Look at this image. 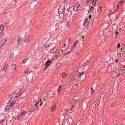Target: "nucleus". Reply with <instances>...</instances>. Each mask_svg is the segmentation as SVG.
Instances as JSON below:
<instances>
[{"label": "nucleus", "instance_id": "nucleus-43", "mask_svg": "<svg viewBox=\"0 0 125 125\" xmlns=\"http://www.w3.org/2000/svg\"><path fill=\"white\" fill-rule=\"evenodd\" d=\"M63 47H66V44H64V45H63Z\"/></svg>", "mask_w": 125, "mask_h": 125}, {"label": "nucleus", "instance_id": "nucleus-49", "mask_svg": "<svg viewBox=\"0 0 125 125\" xmlns=\"http://www.w3.org/2000/svg\"><path fill=\"white\" fill-rule=\"evenodd\" d=\"M118 8H119V6H117L116 10H117V9H118Z\"/></svg>", "mask_w": 125, "mask_h": 125}, {"label": "nucleus", "instance_id": "nucleus-11", "mask_svg": "<svg viewBox=\"0 0 125 125\" xmlns=\"http://www.w3.org/2000/svg\"><path fill=\"white\" fill-rule=\"evenodd\" d=\"M60 66H61V63L60 62H58L56 64V66L55 67V69H58V68H59L60 67Z\"/></svg>", "mask_w": 125, "mask_h": 125}, {"label": "nucleus", "instance_id": "nucleus-20", "mask_svg": "<svg viewBox=\"0 0 125 125\" xmlns=\"http://www.w3.org/2000/svg\"><path fill=\"white\" fill-rule=\"evenodd\" d=\"M10 105H8L6 106V110H7V111H8V110H9V109H10Z\"/></svg>", "mask_w": 125, "mask_h": 125}, {"label": "nucleus", "instance_id": "nucleus-47", "mask_svg": "<svg viewBox=\"0 0 125 125\" xmlns=\"http://www.w3.org/2000/svg\"><path fill=\"white\" fill-rule=\"evenodd\" d=\"M19 96H16V98H18Z\"/></svg>", "mask_w": 125, "mask_h": 125}, {"label": "nucleus", "instance_id": "nucleus-37", "mask_svg": "<svg viewBox=\"0 0 125 125\" xmlns=\"http://www.w3.org/2000/svg\"><path fill=\"white\" fill-rule=\"evenodd\" d=\"M120 3L121 4H123V3H124V0H121L120 1Z\"/></svg>", "mask_w": 125, "mask_h": 125}, {"label": "nucleus", "instance_id": "nucleus-9", "mask_svg": "<svg viewBox=\"0 0 125 125\" xmlns=\"http://www.w3.org/2000/svg\"><path fill=\"white\" fill-rule=\"evenodd\" d=\"M7 40V38H4L2 39V41L1 42V43L2 44V45H3L4 43L6 42V41Z\"/></svg>", "mask_w": 125, "mask_h": 125}, {"label": "nucleus", "instance_id": "nucleus-31", "mask_svg": "<svg viewBox=\"0 0 125 125\" xmlns=\"http://www.w3.org/2000/svg\"><path fill=\"white\" fill-rule=\"evenodd\" d=\"M90 1V0H87L86 2V5H87V4L88 3H89V2Z\"/></svg>", "mask_w": 125, "mask_h": 125}, {"label": "nucleus", "instance_id": "nucleus-45", "mask_svg": "<svg viewBox=\"0 0 125 125\" xmlns=\"http://www.w3.org/2000/svg\"><path fill=\"white\" fill-rule=\"evenodd\" d=\"M82 40H83V39H84V36H83V37H82Z\"/></svg>", "mask_w": 125, "mask_h": 125}, {"label": "nucleus", "instance_id": "nucleus-58", "mask_svg": "<svg viewBox=\"0 0 125 125\" xmlns=\"http://www.w3.org/2000/svg\"><path fill=\"white\" fill-rule=\"evenodd\" d=\"M21 96V94H20L19 95V96Z\"/></svg>", "mask_w": 125, "mask_h": 125}, {"label": "nucleus", "instance_id": "nucleus-4", "mask_svg": "<svg viewBox=\"0 0 125 125\" xmlns=\"http://www.w3.org/2000/svg\"><path fill=\"white\" fill-rule=\"evenodd\" d=\"M78 40H76L74 43L71 46L70 50L72 51L73 50H75L76 49V45L78 44Z\"/></svg>", "mask_w": 125, "mask_h": 125}, {"label": "nucleus", "instance_id": "nucleus-36", "mask_svg": "<svg viewBox=\"0 0 125 125\" xmlns=\"http://www.w3.org/2000/svg\"><path fill=\"white\" fill-rule=\"evenodd\" d=\"M66 74L65 73H63L62 74V78H65V77H66Z\"/></svg>", "mask_w": 125, "mask_h": 125}, {"label": "nucleus", "instance_id": "nucleus-19", "mask_svg": "<svg viewBox=\"0 0 125 125\" xmlns=\"http://www.w3.org/2000/svg\"><path fill=\"white\" fill-rule=\"evenodd\" d=\"M62 89V88L61 86H59V88H58V92L59 93H60V91H61V90Z\"/></svg>", "mask_w": 125, "mask_h": 125}, {"label": "nucleus", "instance_id": "nucleus-18", "mask_svg": "<svg viewBox=\"0 0 125 125\" xmlns=\"http://www.w3.org/2000/svg\"><path fill=\"white\" fill-rule=\"evenodd\" d=\"M47 95H48V96H49V97H52L53 96V94L51 92L48 93L47 94Z\"/></svg>", "mask_w": 125, "mask_h": 125}, {"label": "nucleus", "instance_id": "nucleus-61", "mask_svg": "<svg viewBox=\"0 0 125 125\" xmlns=\"http://www.w3.org/2000/svg\"><path fill=\"white\" fill-rule=\"evenodd\" d=\"M110 12H112V10L110 11Z\"/></svg>", "mask_w": 125, "mask_h": 125}, {"label": "nucleus", "instance_id": "nucleus-24", "mask_svg": "<svg viewBox=\"0 0 125 125\" xmlns=\"http://www.w3.org/2000/svg\"><path fill=\"white\" fill-rule=\"evenodd\" d=\"M79 100H80V98L79 97H76L74 98L75 102H76V101H79Z\"/></svg>", "mask_w": 125, "mask_h": 125}, {"label": "nucleus", "instance_id": "nucleus-48", "mask_svg": "<svg viewBox=\"0 0 125 125\" xmlns=\"http://www.w3.org/2000/svg\"><path fill=\"white\" fill-rule=\"evenodd\" d=\"M92 123V121L90 120V124H91Z\"/></svg>", "mask_w": 125, "mask_h": 125}, {"label": "nucleus", "instance_id": "nucleus-12", "mask_svg": "<svg viewBox=\"0 0 125 125\" xmlns=\"http://www.w3.org/2000/svg\"><path fill=\"white\" fill-rule=\"evenodd\" d=\"M15 103H16V101H13L12 102H11L10 103V107H13L14 106V104H15Z\"/></svg>", "mask_w": 125, "mask_h": 125}, {"label": "nucleus", "instance_id": "nucleus-14", "mask_svg": "<svg viewBox=\"0 0 125 125\" xmlns=\"http://www.w3.org/2000/svg\"><path fill=\"white\" fill-rule=\"evenodd\" d=\"M79 6H80V5L74 6V7H73V10L74 11H77L78 10V8H79Z\"/></svg>", "mask_w": 125, "mask_h": 125}, {"label": "nucleus", "instance_id": "nucleus-59", "mask_svg": "<svg viewBox=\"0 0 125 125\" xmlns=\"http://www.w3.org/2000/svg\"><path fill=\"white\" fill-rule=\"evenodd\" d=\"M91 89H93V88L92 87V88H91Z\"/></svg>", "mask_w": 125, "mask_h": 125}, {"label": "nucleus", "instance_id": "nucleus-42", "mask_svg": "<svg viewBox=\"0 0 125 125\" xmlns=\"http://www.w3.org/2000/svg\"><path fill=\"white\" fill-rule=\"evenodd\" d=\"M21 115H20H20H19V117H18V119H20V118H21Z\"/></svg>", "mask_w": 125, "mask_h": 125}, {"label": "nucleus", "instance_id": "nucleus-10", "mask_svg": "<svg viewBox=\"0 0 125 125\" xmlns=\"http://www.w3.org/2000/svg\"><path fill=\"white\" fill-rule=\"evenodd\" d=\"M0 29L1 30L0 32L1 33H3V31L4 30V25L3 24H1L0 26Z\"/></svg>", "mask_w": 125, "mask_h": 125}, {"label": "nucleus", "instance_id": "nucleus-40", "mask_svg": "<svg viewBox=\"0 0 125 125\" xmlns=\"http://www.w3.org/2000/svg\"><path fill=\"white\" fill-rule=\"evenodd\" d=\"M121 74H118L117 75H116V77H119L120 76Z\"/></svg>", "mask_w": 125, "mask_h": 125}, {"label": "nucleus", "instance_id": "nucleus-17", "mask_svg": "<svg viewBox=\"0 0 125 125\" xmlns=\"http://www.w3.org/2000/svg\"><path fill=\"white\" fill-rule=\"evenodd\" d=\"M12 67L14 70H16V64L14 63H12Z\"/></svg>", "mask_w": 125, "mask_h": 125}, {"label": "nucleus", "instance_id": "nucleus-55", "mask_svg": "<svg viewBox=\"0 0 125 125\" xmlns=\"http://www.w3.org/2000/svg\"><path fill=\"white\" fill-rule=\"evenodd\" d=\"M124 48H125V44H124Z\"/></svg>", "mask_w": 125, "mask_h": 125}, {"label": "nucleus", "instance_id": "nucleus-30", "mask_svg": "<svg viewBox=\"0 0 125 125\" xmlns=\"http://www.w3.org/2000/svg\"><path fill=\"white\" fill-rule=\"evenodd\" d=\"M26 61H27V60H26V59H24L23 60V61L22 62V64H25Z\"/></svg>", "mask_w": 125, "mask_h": 125}, {"label": "nucleus", "instance_id": "nucleus-51", "mask_svg": "<svg viewBox=\"0 0 125 125\" xmlns=\"http://www.w3.org/2000/svg\"><path fill=\"white\" fill-rule=\"evenodd\" d=\"M61 51H63V49H61Z\"/></svg>", "mask_w": 125, "mask_h": 125}, {"label": "nucleus", "instance_id": "nucleus-6", "mask_svg": "<svg viewBox=\"0 0 125 125\" xmlns=\"http://www.w3.org/2000/svg\"><path fill=\"white\" fill-rule=\"evenodd\" d=\"M22 41V37L21 36H19L17 39V44H20Z\"/></svg>", "mask_w": 125, "mask_h": 125}, {"label": "nucleus", "instance_id": "nucleus-8", "mask_svg": "<svg viewBox=\"0 0 125 125\" xmlns=\"http://www.w3.org/2000/svg\"><path fill=\"white\" fill-rule=\"evenodd\" d=\"M57 49H58L57 47H54L51 50L50 53H51L52 54L55 53V52L57 51Z\"/></svg>", "mask_w": 125, "mask_h": 125}, {"label": "nucleus", "instance_id": "nucleus-63", "mask_svg": "<svg viewBox=\"0 0 125 125\" xmlns=\"http://www.w3.org/2000/svg\"><path fill=\"white\" fill-rule=\"evenodd\" d=\"M1 46H2V45H1Z\"/></svg>", "mask_w": 125, "mask_h": 125}, {"label": "nucleus", "instance_id": "nucleus-32", "mask_svg": "<svg viewBox=\"0 0 125 125\" xmlns=\"http://www.w3.org/2000/svg\"><path fill=\"white\" fill-rule=\"evenodd\" d=\"M69 53H71V51H68L65 53L64 55L66 56V55L69 54Z\"/></svg>", "mask_w": 125, "mask_h": 125}, {"label": "nucleus", "instance_id": "nucleus-3", "mask_svg": "<svg viewBox=\"0 0 125 125\" xmlns=\"http://www.w3.org/2000/svg\"><path fill=\"white\" fill-rule=\"evenodd\" d=\"M65 11V6L60 5L59 8V14H63V12Z\"/></svg>", "mask_w": 125, "mask_h": 125}, {"label": "nucleus", "instance_id": "nucleus-29", "mask_svg": "<svg viewBox=\"0 0 125 125\" xmlns=\"http://www.w3.org/2000/svg\"><path fill=\"white\" fill-rule=\"evenodd\" d=\"M88 21V19H86L84 21V23H87Z\"/></svg>", "mask_w": 125, "mask_h": 125}, {"label": "nucleus", "instance_id": "nucleus-38", "mask_svg": "<svg viewBox=\"0 0 125 125\" xmlns=\"http://www.w3.org/2000/svg\"><path fill=\"white\" fill-rule=\"evenodd\" d=\"M120 46H121V44H120V43H119L118 44L117 48H120Z\"/></svg>", "mask_w": 125, "mask_h": 125}, {"label": "nucleus", "instance_id": "nucleus-41", "mask_svg": "<svg viewBox=\"0 0 125 125\" xmlns=\"http://www.w3.org/2000/svg\"><path fill=\"white\" fill-rule=\"evenodd\" d=\"M0 123H4V120H1V121H0Z\"/></svg>", "mask_w": 125, "mask_h": 125}, {"label": "nucleus", "instance_id": "nucleus-5", "mask_svg": "<svg viewBox=\"0 0 125 125\" xmlns=\"http://www.w3.org/2000/svg\"><path fill=\"white\" fill-rule=\"evenodd\" d=\"M52 63V62L51 61V60H48V61H47L45 65H46V67L45 68L46 69V68H48V67H49V65H50V64H51Z\"/></svg>", "mask_w": 125, "mask_h": 125}, {"label": "nucleus", "instance_id": "nucleus-33", "mask_svg": "<svg viewBox=\"0 0 125 125\" xmlns=\"http://www.w3.org/2000/svg\"><path fill=\"white\" fill-rule=\"evenodd\" d=\"M25 42H29V39L26 38L25 40H24Z\"/></svg>", "mask_w": 125, "mask_h": 125}, {"label": "nucleus", "instance_id": "nucleus-28", "mask_svg": "<svg viewBox=\"0 0 125 125\" xmlns=\"http://www.w3.org/2000/svg\"><path fill=\"white\" fill-rule=\"evenodd\" d=\"M34 111H35V108L34 107H32L30 109V112H31V113H33V112H34Z\"/></svg>", "mask_w": 125, "mask_h": 125}, {"label": "nucleus", "instance_id": "nucleus-57", "mask_svg": "<svg viewBox=\"0 0 125 125\" xmlns=\"http://www.w3.org/2000/svg\"><path fill=\"white\" fill-rule=\"evenodd\" d=\"M37 0H34L35 1H37Z\"/></svg>", "mask_w": 125, "mask_h": 125}, {"label": "nucleus", "instance_id": "nucleus-7", "mask_svg": "<svg viewBox=\"0 0 125 125\" xmlns=\"http://www.w3.org/2000/svg\"><path fill=\"white\" fill-rule=\"evenodd\" d=\"M7 67H8V64L6 63L5 65L4 66L3 68L2 69L3 73H5L6 71H7Z\"/></svg>", "mask_w": 125, "mask_h": 125}, {"label": "nucleus", "instance_id": "nucleus-25", "mask_svg": "<svg viewBox=\"0 0 125 125\" xmlns=\"http://www.w3.org/2000/svg\"><path fill=\"white\" fill-rule=\"evenodd\" d=\"M24 74H30V71H29V69H26L24 72Z\"/></svg>", "mask_w": 125, "mask_h": 125}, {"label": "nucleus", "instance_id": "nucleus-23", "mask_svg": "<svg viewBox=\"0 0 125 125\" xmlns=\"http://www.w3.org/2000/svg\"><path fill=\"white\" fill-rule=\"evenodd\" d=\"M77 76H78V78H80V77H82V76H83V73L78 72L77 74Z\"/></svg>", "mask_w": 125, "mask_h": 125}, {"label": "nucleus", "instance_id": "nucleus-54", "mask_svg": "<svg viewBox=\"0 0 125 125\" xmlns=\"http://www.w3.org/2000/svg\"><path fill=\"white\" fill-rule=\"evenodd\" d=\"M82 75H84V72H83V73H82Z\"/></svg>", "mask_w": 125, "mask_h": 125}, {"label": "nucleus", "instance_id": "nucleus-27", "mask_svg": "<svg viewBox=\"0 0 125 125\" xmlns=\"http://www.w3.org/2000/svg\"><path fill=\"white\" fill-rule=\"evenodd\" d=\"M70 24H71V23H70V22H67L66 26H67V28H69V27H70Z\"/></svg>", "mask_w": 125, "mask_h": 125}, {"label": "nucleus", "instance_id": "nucleus-22", "mask_svg": "<svg viewBox=\"0 0 125 125\" xmlns=\"http://www.w3.org/2000/svg\"><path fill=\"white\" fill-rule=\"evenodd\" d=\"M25 111L24 110H22L21 113L20 114V115H21V116H23V115H24V114H25Z\"/></svg>", "mask_w": 125, "mask_h": 125}, {"label": "nucleus", "instance_id": "nucleus-2", "mask_svg": "<svg viewBox=\"0 0 125 125\" xmlns=\"http://www.w3.org/2000/svg\"><path fill=\"white\" fill-rule=\"evenodd\" d=\"M79 79V77L78 76V72L75 73V74L72 75L70 77L69 80V83H71V82H73V81H76Z\"/></svg>", "mask_w": 125, "mask_h": 125}, {"label": "nucleus", "instance_id": "nucleus-13", "mask_svg": "<svg viewBox=\"0 0 125 125\" xmlns=\"http://www.w3.org/2000/svg\"><path fill=\"white\" fill-rule=\"evenodd\" d=\"M93 8H94L93 7V6H90L89 7V10H88V13L91 12V10H92V9H93Z\"/></svg>", "mask_w": 125, "mask_h": 125}, {"label": "nucleus", "instance_id": "nucleus-44", "mask_svg": "<svg viewBox=\"0 0 125 125\" xmlns=\"http://www.w3.org/2000/svg\"><path fill=\"white\" fill-rule=\"evenodd\" d=\"M94 92H95L94 90H92V93H94Z\"/></svg>", "mask_w": 125, "mask_h": 125}, {"label": "nucleus", "instance_id": "nucleus-35", "mask_svg": "<svg viewBox=\"0 0 125 125\" xmlns=\"http://www.w3.org/2000/svg\"><path fill=\"white\" fill-rule=\"evenodd\" d=\"M3 33H1V31L0 32V38H1L2 37V34Z\"/></svg>", "mask_w": 125, "mask_h": 125}, {"label": "nucleus", "instance_id": "nucleus-21", "mask_svg": "<svg viewBox=\"0 0 125 125\" xmlns=\"http://www.w3.org/2000/svg\"><path fill=\"white\" fill-rule=\"evenodd\" d=\"M55 109H56V105H54L52 106V107L51 108V111H54V110H55Z\"/></svg>", "mask_w": 125, "mask_h": 125}, {"label": "nucleus", "instance_id": "nucleus-50", "mask_svg": "<svg viewBox=\"0 0 125 125\" xmlns=\"http://www.w3.org/2000/svg\"><path fill=\"white\" fill-rule=\"evenodd\" d=\"M119 54H120V55H122V53L120 52Z\"/></svg>", "mask_w": 125, "mask_h": 125}, {"label": "nucleus", "instance_id": "nucleus-52", "mask_svg": "<svg viewBox=\"0 0 125 125\" xmlns=\"http://www.w3.org/2000/svg\"><path fill=\"white\" fill-rule=\"evenodd\" d=\"M116 62H119V60H117L116 61Z\"/></svg>", "mask_w": 125, "mask_h": 125}, {"label": "nucleus", "instance_id": "nucleus-60", "mask_svg": "<svg viewBox=\"0 0 125 125\" xmlns=\"http://www.w3.org/2000/svg\"><path fill=\"white\" fill-rule=\"evenodd\" d=\"M10 99H11H11H12V98H11Z\"/></svg>", "mask_w": 125, "mask_h": 125}, {"label": "nucleus", "instance_id": "nucleus-15", "mask_svg": "<svg viewBox=\"0 0 125 125\" xmlns=\"http://www.w3.org/2000/svg\"><path fill=\"white\" fill-rule=\"evenodd\" d=\"M96 3H98V1H94L92 2V4L94 5V6H96Z\"/></svg>", "mask_w": 125, "mask_h": 125}, {"label": "nucleus", "instance_id": "nucleus-16", "mask_svg": "<svg viewBox=\"0 0 125 125\" xmlns=\"http://www.w3.org/2000/svg\"><path fill=\"white\" fill-rule=\"evenodd\" d=\"M97 19H94L93 20V24L94 26L96 25V24H97Z\"/></svg>", "mask_w": 125, "mask_h": 125}, {"label": "nucleus", "instance_id": "nucleus-39", "mask_svg": "<svg viewBox=\"0 0 125 125\" xmlns=\"http://www.w3.org/2000/svg\"><path fill=\"white\" fill-rule=\"evenodd\" d=\"M97 0H91V1L93 2V1H97Z\"/></svg>", "mask_w": 125, "mask_h": 125}, {"label": "nucleus", "instance_id": "nucleus-34", "mask_svg": "<svg viewBox=\"0 0 125 125\" xmlns=\"http://www.w3.org/2000/svg\"><path fill=\"white\" fill-rule=\"evenodd\" d=\"M50 46V45H45L44 46V48H48V47H49Z\"/></svg>", "mask_w": 125, "mask_h": 125}, {"label": "nucleus", "instance_id": "nucleus-64", "mask_svg": "<svg viewBox=\"0 0 125 125\" xmlns=\"http://www.w3.org/2000/svg\"><path fill=\"white\" fill-rule=\"evenodd\" d=\"M1 46H2V45H1Z\"/></svg>", "mask_w": 125, "mask_h": 125}, {"label": "nucleus", "instance_id": "nucleus-26", "mask_svg": "<svg viewBox=\"0 0 125 125\" xmlns=\"http://www.w3.org/2000/svg\"><path fill=\"white\" fill-rule=\"evenodd\" d=\"M11 114H12V117H14V115L16 114V112L11 111Z\"/></svg>", "mask_w": 125, "mask_h": 125}, {"label": "nucleus", "instance_id": "nucleus-56", "mask_svg": "<svg viewBox=\"0 0 125 125\" xmlns=\"http://www.w3.org/2000/svg\"><path fill=\"white\" fill-rule=\"evenodd\" d=\"M78 84H76V86H78Z\"/></svg>", "mask_w": 125, "mask_h": 125}, {"label": "nucleus", "instance_id": "nucleus-46", "mask_svg": "<svg viewBox=\"0 0 125 125\" xmlns=\"http://www.w3.org/2000/svg\"><path fill=\"white\" fill-rule=\"evenodd\" d=\"M118 34H119V31L116 32V35H118Z\"/></svg>", "mask_w": 125, "mask_h": 125}, {"label": "nucleus", "instance_id": "nucleus-62", "mask_svg": "<svg viewBox=\"0 0 125 125\" xmlns=\"http://www.w3.org/2000/svg\"><path fill=\"white\" fill-rule=\"evenodd\" d=\"M121 50H123V48L121 49Z\"/></svg>", "mask_w": 125, "mask_h": 125}, {"label": "nucleus", "instance_id": "nucleus-53", "mask_svg": "<svg viewBox=\"0 0 125 125\" xmlns=\"http://www.w3.org/2000/svg\"><path fill=\"white\" fill-rule=\"evenodd\" d=\"M90 18H91V15H90Z\"/></svg>", "mask_w": 125, "mask_h": 125}, {"label": "nucleus", "instance_id": "nucleus-1", "mask_svg": "<svg viewBox=\"0 0 125 125\" xmlns=\"http://www.w3.org/2000/svg\"><path fill=\"white\" fill-rule=\"evenodd\" d=\"M45 105V102H44V101H42V100L41 99L39 102L36 103L35 106L38 109H39L40 108V107H41V108H43Z\"/></svg>", "mask_w": 125, "mask_h": 125}]
</instances>
